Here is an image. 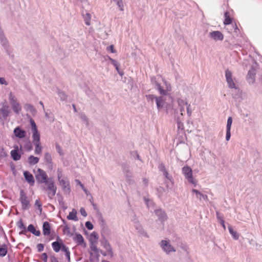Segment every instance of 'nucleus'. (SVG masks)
Listing matches in <instances>:
<instances>
[{"instance_id":"f257e3e1","label":"nucleus","mask_w":262,"mask_h":262,"mask_svg":"<svg viewBox=\"0 0 262 262\" xmlns=\"http://www.w3.org/2000/svg\"><path fill=\"white\" fill-rule=\"evenodd\" d=\"M182 173L189 183L192 184L194 187L196 186L198 181L194 179L192 170L190 166L188 165L184 166L182 168Z\"/></svg>"},{"instance_id":"f03ea898","label":"nucleus","mask_w":262,"mask_h":262,"mask_svg":"<svg viewBox=\"0 0 262 262\" xmlns=\"http://www.w3.org/2000/svg\"><path fill=\"white\" fill-rule=\"evenodd\" d=\"M9 100L14 112L19 114L21 111V106L12 92H10L9 94Z\"/></svg>"},{"instance_id":"7ed1b4c3","label":"nucleus","mask_w":262,"mask_h":262,"mask_svg":"<svg viewBox=\"0 0 262 262\" xmlns=\"http://www.w3.org/2000/svg\"><path fill=\"white\" fill-rule=\"evenodd\" d=\"M46 187L44 188L45 190L47 192L48 196L51 198L56 193V188L54 186L53 182L51 180H48L45 183Z\"/></svg>"},{"instance_id":"20e7f679","label":"nucleus","mask_w":262,"mask_h":262,"mask_svg":"<svg viewBox=\"0 0 262 262\" xmlns=\"http://www.w3.org/2000/svg\"><path fill=\"white\" fill-rule=\"evenodd\" d=\"M32 133L33 143L40 142V134L38 131L36 125L33 120H30Z\"/></svg>"},{"instance_id":"39448f33","label":"nucleus","mask_w":262,"mask_h":262,"mask_svg":"<svg viewBox=\"0 0 262 262\" xmlns=\"http://www.w3.org/2000/svg\"><path fill=\"white\" fill-rule=\"evenodd\" d=\"M158 169L160 171L162 172L163 175L171 183V185H172L173 184V179L172 176L168 173L165 164L163 163L159 164L158 165Z\"/></svg>"},{"instance_id":"423d86ee","label":"nucleus","mask_w":262,"mask_h":262,"mask_svg":"<svg viewBox=\"0 0 262 262\" xmlns=\"http://www.w3.org/2000/svg\"><path fill=\"white\" fill-rule=\"evenodd\" d=\"M160 246L162 250L167 254H168L170 252H175L176 249L172 246L169 242L166 240H162L160 243Z\"/></svg>"},{"instance_id":"0eeeda50","label":"nucleus","mask_w":262,"mask_h":262,"mask_svg":"<svg viewBox=\"0 0 262 262\" xmlns=\"http://www.w3.org/2000/svg\"><path fill=\"white\" fill-rule=\"evenodd\" d=\"M35 177L37 182L39 183H45L48 181L46 172L39 168L37 169Z\"/></svg>"},{"instance_id":"6e6552de","label":"nucleus","mask_w":262,"mask_h":262,"mask_svg":"<svg viewBox=\"0 0 262 262\" xmlns=\"http://www.w3.org/2000/svg\"><path fill=\"white\" fill-rule=\"evenodd\" d=\"M101 245L105 249L108 253V255L112 258L114 256V253L111 245L105 237H103L101 241Z\"/></svg>"},{"instance_id":"1a4fd4ad","label":"nucleus","mask_w":262,"mask_h":262,"mask_svg":"<svg viewBox=\"0 0 262 262\" xmlns=\"http://www.w3.org/2000/svg\"><path fill=\"white\" fill-rule=\"evenodd\" d=\"M73 238L77 245L81 246L84 248L86 247V244L84 242V238L81 234L75 233Z\"/></svg>"},{"instance_id":"9d476101","label":"nucleus","mask_w":262,"mask_h":262,"mask_svg":"<svg viewBox=\"0 0 262 262\" xmlns=\"http://www.w3.org/2000/svg\"><path fill=\"white\" fill-rule=\"evenodd\" d=\"M151 80L152 83L155 85V88L158 91L160 95L162 96H166L167 95V91L162 88L160 84L157 81L156 77H152Z\"/></svg>"},{"instance_id":"9b49d317","label":"nucleus","mask_w":262,"mask_h":262,"mask_svg":"<svg viewBox=\"0 0 262 262\" xmlns=\"http://www.w3.org/2000/svg\"><path fill=\"white\" fill-rule=\"evenodd\" d=\"M255 75L256 70L253 67H252L247 75V80L249 83L253 84L255 82Z\"/></svg>"},{"instance_id":"f8f14e48","label":"nucleus","mask_w":262,"mask_h":262,"mask_svg":"<svg viewBox=\"0 0 262 262\" xmlns=\"http://www.w3.org/2000/svg\"><path fill=\"white\" fill-rule=\"evenodd\" d=\"M154 212L160 221L165 222L167 220L168 217L164 210L158 209L155 210Z\"/></svg>"},{"instance_id":"ddd939ff","label":"nucleus","mask_w":262,"mask_h":262,"mask_svg":"<svg viewBox=\"0 0 262 262\" xmlns=\"http://www.w3.org/2000/svg\"><path fill=\"white\" fill-rule=\"evenodd\" d=\"M209 37L215 41H222L224 39V35L219 31H214L209 33Z\"/></svg>"},{"instance_id":"4468645a","label":"nucleus","mask_w":262,"mask_h":262,"mask_svg":"<svg viewBox=\"0 0 262 262\" xmlns=\"http://www.w3.org/2000/svg\"><path fill=\"white\" fill-rule=\"evenodd\" d=\"M135 228L137 230L138 233L140 234L142 236H144L146 238H149V235L148 233L144 230L142 226L140 224L138 221L135 222Z\"/></svg>"},{"instance_id":"2eb2a0df","label":"nucleus","mask_w":262,"mask_h":262,"mask_svg":"<svg viewBox=\"0 0 262 262\" xmlns=\"http://www.w3.org/2000/svg\"><path fill=\"white\" fill-rule=\"evenodd\" d=\"M20 200L22 204V207L24 209H27L29 208L30 203L28 201L27 197L24 193L23 191L20 192Z\"/></svg>"},{"instance_id":"dca6fc26","label":"nucleus","mask_w":262,"mask_h":262,"mask_svg":"<svg viewBox=\"0 0 262 262\" xmlns=\"http://www.w3.org/2000/svg\"><path fill=\"white\" fill-rule=\"evenodd\" d=\"M14 134L15 137L19 139H22L25 137L26 132L25 130L22 129L20 127L17 126L14 129Z\"/></svg>"},{"instance_id":"f3484780","label":"nucleus","mask_w":262,"mask_h":262,"mask_svg":"<svg viewBox=\"0 0 262 262\" xmlns=\"http://www.w3.org/2000/svg\"><path fill=\"white\" fill-rule=\"evenodd\" d=\"M156 103L157 109L159 111H160L164 107V105L166 104L165 100L161 96H158V98H156Z\"/></svg>"},{"instance_id":"a211bd4d","label":"nucleus","mask_w":262,"mask_h":262,"mask_svg":"<svg viewBox=\"0 0 262 262\" xmlns=\"http://www.w3.org/2000/svg\"><path fill=\"white\" fill-rule=\"evenodd\" d=\"M24 176L25 180L31 185L33 186L34 184V179L33 175L30 173L29 171H26L24 172Z\"/></svg>"},{"instance_id":"6ab92c4d","label":"nucleus","mask_w":262,"mask_h":262,"mask_svg":"<svg viewBox=\"0 0 262 262\" xmlns=\"http://www.w3.org/2000/svg\"><path fill=\"white\" fill-rule=\"evenodd\" d=\"M43 233L45 236H48L51 233L50 224L48 222H45L43 224Z\"/></svg>"},{"instance_id":"aec40b11","label":"nucleus","mask_w":262,"mask_h":262,"mask_svg":"<svg viewBox=\"0 0 262 262\" xmlns=\"http://www.w3.org/2000/svg\"><path fill=\"white\" fill-rule=\"evenodd\" d=\"M177 102L179 106L180 107V111L181 112V114H183V113L185 112V106L187 105L188 102L181 98H178Z\"/></svg>"},{"instance_id":"412c9836","label":"nucleus","mask_w":262,"mask_h":262,"mask_svg":"<svg viewBox=\"0 0 262 262\" xmlns=\"http://www.w3.org/2000/svg\"><path fill=\"white\" fill-rule=\"evenodd\" d=\"M192 192L193 193H195L196 194L197 198L200 200H201L202 199H203L205 201H207L208 200V196L207 195L203 194L202 192H201L197 189H192Z\"/></svg>"},{"instance_id":"4be33fe9","label":"nucleus","mask_w":262,"mask_h":262,"mask_svg":"<svg viewBox=\"0 0 262 262\" xmlns=\"http://www.w3.org/2000/svg\"><path fill=\"white\" fill-rule=\"evenodd\" d=\"M77 210L75 209H73L72 211L69 213L68 216H67V219L74 221H77L78 219L77 217Z\"/></svg>"},{"instance_id":"5701e85b","label":"nucleus","mask_w":262,"mask_h":262,"mask_svg":"<svg viewBox=\"0 0 262 262\" xmlns=\"http://www.w3.org/2000/svg\"><path fill=\"white\" fill-rule=\"evenodd\" d=\"M90 255V262H98L99 259V252H98L97 256L95 255V252L89 251Z\"/></svg>"},{"instance_id":"b1692460","label":"nucleus","mask_w":262,"mask_h":262,"mask_svg":"<svg viewBox=\"0 0 262 262\" xmlns=\"http://www.w3.org/2000/svg\"><path fill=\"white\" fill-rule=\"evenodd\" d=\"M15 149L11 150V156L14 160H18L20 159V155L18 153V146L14 147Z\"/></svg>"},{"instance_id":"393cba45","label":"nucleus","mask_w":262,"mask_h":262,"mask_svg":"<svg viewBox=\"0 0 262 262\" xmlns=\"http://www.w3.org/2000/svg\"><path fill=\"white\" fill-rule=\"evenodd\" d=\"M57 174L59 183L63 186V187H65L66 182L64 181V177L63 174V171H61L60 169H58Z\"/></svg>"},{"instance_id":"a878e982","label":"nucleus","mask_w":262,"mask_h":262,"mask_svg":"<svg viewBox=\"0 0 262 262\" xmlns=\"http://www.w3.org/2000/svg\"><path fill=\"white\" fill-rule=\"evenodd\" d=\"M228 228L229 233L232 235V238L235 240L238 239L239 238L238 233L236 231L233 230V229L231 226H230V225L228 227Z\"/></svg>"},{"instance_id":"bb28decb","label":"nucleus","mask_w":262,"mask_h":262,"mask_svg":"<svg viewBox=\"0 0 262 262\" xmlns=\"http://www.w3.org/2000/svg\"><path fill=\"white\" fill-rule=\"evenodd\" d=\"M98 238L99 236L98 233L95 231H93L89 236V242H97Z\"/></svg>"},{"instance_id":"cd10ccee","label":"nucleus","mask_w":262,"mask_h":262,"mask_svg":"<svg viewBox=\"0 0 262 262\" xmlns=\"http://www.w3.org/2000/svg\"><path fill=\"white\" fill-rule=\"evenodd\" d=\"M28 230L36 236H39L40 234V231L39 230H36L34 226L32 224L28 226Z\"/></svg>"},{"instance_id":"c85d7f7f","label":"nucleus","mask_w":262,"mask_h":262,"mask_svg":"<svg viewBox=\"0 0 262 262\" xmlns=\"http://www.w3.org/2000/svg\"><path fill=\"white\" fill-rule=\"evenodd\" d=\"M224 17L225 19L224 21V25H229L231 24L232 19L230 16L229 13L228 11H226L224 13Z\"/></svg>"},{"instance_id":"c756f323","label":"nucleus","mask_w":262,"mask_h":262,"mask_svg":"<svg viewBox=\"0 0 262 262\" xmlns=\"http://www.w3.org/2000/svg\"><path fill=\"white\" fill-rule=\"evenodd\" d=\"M82 16L85 25L90 26L91 25V14L89 13H86L85 14L83 13Z\"/></svg>"},{"instance_id":"7c9ffc66","label":"nucleus","mask_w":262,"mask_h":262,"mask_svg":"<svg viewBox=\"0 0 262 262\" xmlns=\"http://www.w3.org/2000/svg\"><path fill=\"white\" fill-rule=\"evenodd\" d=\"M143 200L147 208L152 207L155 206V203L152 200L149 199L148 197L144 196Z\"/></svg>"},{"instance_id":"2f4dec72","label":"nucleus","mask_w":262,"mask_h":262,"mask_svg":"<svg viewBox=\"0 0 262 262\" xmlns=\"http://www.w3.org/2000/svg\"><path fill=\"white\" fill-rule=\"evenodd\" d=\"M96 243L97 242H94L92 243H90V248L91 250L90 251L95 252L96 254L95 255H97L98 252H99V250L96 246Z\"/></svg>"},{"instance_id":"473e14b6","label":"nucleus","mask_w":262,"mask_h":262,"mask_svg":"<svg viewBox=\"0 0 262 262\" xmlns=\"http://www.w3.org/2000/svg\"><path fill=\"white\" fill-rule=\"evenodd\" d=\"M35 146V154L36 155H39L41 154L42 151V147L41 146L40 142H37V143H33Z\"/></svg>"},{"instance_id":"72a5a7b5","label":"nucleus","mask_w":262,"mask_h":262,"mask_svg":"<svg viewBox=\"0 0 262 262\" xmlns=\"http://www.w3.org/2000/svg\"><path fill=\"white\" fill-rule=\"evenodd\" d=\"M29 162L31 165H34L37 164L39 161V159L37 157L33 156H30L29 158Z\"/></svg>"},{"instance_id":"f704fd0d","label":"nucleus","mask_w":262,"mask_h":262,"mask_svg":"<svg viewBox=\"0 0 262 262\" xmlns=\"http://www.w3.org/2000/svg\"><path fill=\"white\" fill-rule=\"evenodd\" d=\"M111 1L114 2V3H115L117 4V6L119 8V9L121 11H123L124 5H123L122 0H111Z\"/></svg>"},{"instance_id":"c9c22d12","label":"nucleus","mask_w":262,"mask_h":262,"mask_svg":"<svg viewBox=\"0 0 262 262\" xmlns=\"http://www.w3.org/2000/svg\"><path fill=\"white\" fill-rule=\"evenodd\" d=\"M85 92L86 95L90 97L91 99H94L95 95L93 92L89 89L87 86H85Z\"/></svg>"},{"instance_id":"e433bc0d","label":"nucleus","mask_w":262,"mask_h":262,"mask_svg":"<svg viewBox=\"0 0 262 262\" xmlns=\"http://www.w3.org/2000/svg\"><path fill=\"white\" fill-rule=\"evenodd\" d=\"M7 253V248L6 245H3L0 247V256H4Z\"/></svg>"},{"instance_id":"4c0bfd02","label":"nucleus","mask_w":262,"mask_h":262,"mask_svg":"<svg viewBox=\"0 0 262 262\" xmlns=\"http://www.w3.org/2000/svg\"><path fill=\"white\" fill-rule=\"evenodd\" d=\"M226 81L227 82L228 87L230 89H237L236 85H235L232 78H230L229 79L226 80Z\"/></svg>"},{"instance_id":"58836bf2","label":"nucleus","mask_w":262,"mask_h":262,"mask_svg":"<svg viewBox=\"0 0 262 262\" xmlns=\"http://www.w3.org/2000/svg\"><path fill=\"white\" fill-rule=\"evenodd\" d=\"M52 247L56 252H58L61 249V245L58 242H54L52 244Z\"/></svg>"},{"instance_id":"ea45409f","label":"nucleus","mask_w":262,"mask_h":262,"mask_svg":"<svg viewBox=\"0 0 262 262\" xmlns=\"http://www.w3.org/2000/svg\"><path fill=\"white\" fill-rule=\"evenodd\" d=\"M105 59L106 61H107V60H110L111 61V64H113L115 67L118 66H120L119 63L117 60L112 58L109 56H106Z\"/></svg>"},{"instance_id":"a19ab883","label":"nucleus","mask_w":262,"mask_h":262,"mask_svg":"<svg viewBox=\"0 0 262 262\" xmlns=\"http://www.w3.org/2000/svg\"><path fill=\"white\" fill-rule=\"evenodd\" d=\"M145 97L148 101H151V102H153L154 100L156 101V98H158V96H156L153 94L146 95Z\"/></svg>"},{"instance_id":"79ce46f5","label":"nucleus","mask_w":262,"mask_h":262,"mask_svg":"<svg viewBox=\"0 0 262 262\" xmlns=\"http://www.w3.org/2000/svg\"><path fill=\"white\" fill-rule=\"evenodd\" d=\"M79 118L83 121L86 124L88 125L89 124L88 119L87 118L85 115L83 113H79Z\"/></svg>"},{"instance_id":"37998d69","label":"nucleus","mask_w":262,"mask_h":262,"mask_svg":"<svg viewBox=\"0 0 262 262\" xmlns=\"http://www.w3.org/2000/svg\"><path fill=\"white\" fill-rule=\"evenodd\" d=\"M123 170L126 177H132V173L129 169L128 167H124Z\"/></svg>"},{"instance_id":"c03bdc74","label":"nucleus","mask_w":262,"mask_h":262,"mask_svg":"<svg viewBox=\"0 0 262 262\" xmlns=\"http://www.w3.org/2000/svg\"><path fill=\"white\" fill-rule=\"evenodd\" d=\"M225 77L226 80L232 78V73L231 71H230L228 69H227L225 71Z\"/></svg>"},{"instance_id":"a18cd8bd","label":"nucleus","mask_w":262,"mask_h":262,"mask_svg":"<svg viewBox=\"0 0 262 262\" xmlns=\"http://www.w3.org/2000/svg\"><path fill=\"white\" fill-rule=\"evenodd\" d=\"M232 118L231 117H229L227 119L226 129H231L232 123Z\"/></svg>"},{"instance_id":"49530a36","label":"nucleus","mask_w":262,"mask_h":262,"mask_svg":"<svg viewBox=\"0 0 262 262\" xmlns=\"http://www.w3.org/2000/svg\"><path fill=\"white\" fill-rule=\"evenodd\" d=\"M45 160L46 162L51 163L52 162V157L50 154L46 153L45 155Z\"/></svg>"},{"instance_id":"de8ad7c7","label":"nucleus","mask_w":262,"mask_h":262,"mask_svg":"<svg viewBox=\"0 0 262 262\" xmlns=\"http://www.w3.org/2000/svg\"><path fill=\"white\" fill-rule=\"evenodd\" d=\"M177 127L179 129L183 130L184 128L183 123L178 118L177 119Z\"/></svg>"},{"instance_id":"09e8293b","label":"nucleus","mask_w":262,"mask_h":262,"mask_svg":"<svg viewBox=\"0 0 262 262\" xmlns=\"http://www.w3.org/2000/svg\"><path fill=\"white\" fill-rule=\"evenodd\" d=\"M85 226L86 228L89 230H91L94 228V225L90 221L86 222L85 223Z\"/></svg>"},{"instance_id":"8fccbe9b","label":"nucleus","mask_w":262,"mask_h":262,"mask_svg":"<svg viewBox=\"0 0 262 262\" xmlns=\"http://www.w3.org/2000/svg\"><path fill=\"white\" fill-rule=\"evenodd\" d=\"M35 206L38 208V209L40 211V213L41 212V210H42V208H41V203L40 202L39 200H36L35 201Z\"/></svg>"},{"instance_id":"3c124183","label":"nucleus","mask_w":262,"mask_h":262,"mask_svg":"<svg viewBox=\"0 0 262 262\" xmlns=\"http://www.w3.org/2000/svg\"><path fill=\"white\" fill-rule=\"evenodd\" d=\"M216 215L217 219L220 221V222H221V221L224 220V216L222 214H221L219 212H216Z\"/></svg>"},{"instance_id":"603ef678","label":"nucleus","mask_w":262,"mask_h":262,"mask_svg":"<svg viewBox=\"0 0 262 262\" xmlns=\"http://www.w3.org/2000/svg\"><path fill=\"white\" fill-rule=\"evenodd\" d=\"M231 129H226V140L228 141L231 137Z\"/></svg>"},{"instance_id":"864d4df0","label":"nucleus","mask_w":262,"mask_h":262,"mask_svg":"<svg viewBox=\"0 0 262 262\" xmlns=\"http://www.w3.org/2000/svg\"><path fill=\"white\" fill-rule=\"evenodd\" d=\"M186 110L188 116H190L191 115L192 111L190 108V105L188 103L186 105Z\"/></svg>"},{"instance_id":"5fc2aeb1","label":"nucleus","mask_w":262,"mask_h":262,"mask_svg":"<svg viewBox=\"0 0 262 262\" xmlns=\"http://www.w3.org/2000/svg\"><path fill=\"white\" fill-rule=\"evenodd\" d=\"M80 212L81 215L84 217H86L88 215V214L85 210V209L83 207H81L80 209Z\"/></svg>"},{"instance_id":"6e6d98bb","label":"nucleus","mask_w":262,"mask_h":262,"mask_svg":"<svg viewBox=\"0 0 262 262\" xmlns=\"http://www.w3.org/2000/svg\"><path fill=\"white\" fill-rule=\"evenodd\" d=\"M75 182L76 183L77 185H79L81 188L82 189L85 187L84 185L81 182L80 180L76 179Z\"/></svg>"},{"instance_id":"4d7b16f0","label":"nucleus","mask_w":262,"mask_h":262,"mask_svg":"<svg viewBox=\"0 0 262 262\" xmlns=\"http://www.w3.org/2000/svg\"><path fill=\"white\" fill-rule=\"evenodd\" d=\"M107 51H111L113 53H116V50L114 49V47L113 45H111L107 47Z\"/></svg>"},{"instance_id":"13d9d810","label":"nucleus","mask_w":262,"mask_h":262,"mask_svg":"<svg viewBox=\"0 0 262 262\" xmlns=\"http://www.w3.org/2000/svg\"><path fill=\"white\" fill-rule=\"evenodd\" d=\"M119 67H120V66H116V67H115V69H116V71H117L118 73L120 76H122L123 75L124 73L123 72V71H121V70H120Z\"/></svg>"},{"instance_id":"bf43d9fd","label":"nucleus","mask_w":262,"mask_h":262,"mask_svg":"<svg viewBox=\"0 0 262 262\" xmlns=\"http://www.w3.org/2000/svg\"><path fill=\"white\" fill-rule=\"evenodd\" d=\"M232 27H233V28L234 29V32H235V33H237V32H239V30L238 29L237 25L236 24H235L234 25H232Z\"/></svg>"},{"instance_id":"052dcab7","label":"nucleus","mask_w":262,"mask_h":262,"mask_svg":"<svg viewBox=\"0 0 262 262\" xmlns=\"http://www.w3.org/2000/svg\"><path fill=\"white\" fill-rule=\"evenodd\" d=\"M0 84L7 85L8 83L3 77H0Z\"/></svg>"},{"instance_id":"680f3d73","label":"nucleus","mask_w":262,"mask_h":262,"mask_svg":"<svg viewBox=\"0 0 262 262\" xmlns=\"http://www.w3.org/2000/svg\"><path fill=\"white\" fill-rule=\"evenodd\" d=\"M67 260L70 261V252L67 247Z\"/></svg>"},{"instance_id":"e2e57ef3","label":"nucleus","mask_w":262,"mask_h":262,"mask_svg":"<svg viewBox=\"0 0 262 262\" xmlns=\"http://www.w3.org/2000/svg\"><path fill=\"white\" fill-rule=\"evenodd\" d=\"M165 85L166 86V90L167 91V92L170 91L171 86H170V84L167 83L166 81H165Z\"/></svg>"},{"instance_id":"0e129e2a","label":"nucleus","mask_w":262,"mask_h":262,"mask_svg":"<svg viewBox=\"0 0 262 262\" xmlns=\"http://www.w3.org/2000/svg\"><path fill=\"white\" fill-rule=\"evenodd\" d=\"M165 85L166 86V90L167 91V92L170 91L171 86H170V84L167 83L166 81H165Z\"/></svg>"},{"instance_id":"69168bd1","label":"nucleus","mask_w":262,"mask_h":262,"mask_svg":"<svg viewBox=\"0 0 262 262\" xmlns=\"http://www.w3.org/2000/svg\"><path fill=\"white\" fill-rule=\"evenodd\" d=\"M37 248L39 251H41L43 249V246L41 244H39L37 245Z\"/></svg>"},{"instance_id":"338daca9","label":"nucleus","mask_w":262,"mask_h":262,"mask_svg":"<svg viewBox=\"0 0 262 262\" xmlns=\"http://www.w3.org/2000/svg\"><path fill=\"white\" fill-rule=\"evenodd\" d=\"M83 191L84 192V193H85V194L86 195H91V194L90 193V192L85 188V187H84V188L82 189Z\"/></svg>"},{"instance_id":"774afa93","label":"nucleus","mask_w":262,"mask_h":262,"mask_svg":"<svg viewBox=\"0 0 262 262\" xmlns=\"http://www.w3.org/2000/svg\"><path fill=\"white\" fill-rule=\"evenodd\" d=\"M143 182L145 186H147L148 184V180L146 178L143 179Z\"/></svg>"}]
</instances>
